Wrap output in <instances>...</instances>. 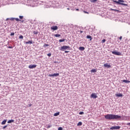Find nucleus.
Listing matches in <instances>:
<instances>
[{
    "instance_id": "nucleus-19",
    "label": "nucleus",
    "mask_w": 130,
    "mask_h": 130,
    "mask_svg": "<svg viewBox=\"0 0 130 130\" xmlns=\"http://www.w3.org/2000/svg\"><path fill=\"white\" fill-rule=\"evenodd\" d=\"M79 50H81L82 51H83V50H85V47H79Z\"/></svg>"
},
{
    "instance_id": "nucleus-12",
    "label": "nucleus",
    "mask_w": 130,
    "mask_h": 130,
    "mask_svg": "<svg viewBox=\"0 0 130 130\" xmlns=\"http://www.w3.org/2000/svg\"><path fill=\"white\" fill-rule=\"evenodd\" d=\"M122 120H128V119L127 118V117H126L125 116H122Z\"/></svg>"
},
{
    "instance_id": "nucleus-39",
    "label": "nucleus",
    "mask_w": 130,
    "mask_h": 130,
    "mask_svg": "<svg viewBox=\"0 0 130 130\" xmlns=\"http://www.w3.org/2000/svg\"><path fill=\"white\" fill-rule=\"evenodd\" d=\"M28 106L29 107H31V106H32V104H28Z\"/></svg>"
},
{
    "instance_id": "nucleus-46",
    "label": "nucleus",
    "mask_w": 130,
    "mask_h": 130,
    "mask_svg": "<svg viewBox=\"0 0 130 130\" xmlns=\"http://www.w3.org/2000/svg\"><path fill=\"white\" fill-rule=\"evenodd\" d=\"M33 4H35V1H33Z\"/></svg>"
},
{
    "instance_id": "nucleus-27",
    "label": "nucleus",
    "mask_w": 130,
    "mask_h": 130,
    "mask_svg": "<svg viewBox=\"0 0 130 130\" xmlns=\"http://www.w3.org/2000/svg\"><path fill=\"white\" fill-rule=\"evenodd\" d=\"M24 38V37L22 35L19 36V39H23Z\"/></svg>"
},
{
    "instance_id": "nucleus-20",
    "label": "nucleus",
    "mask_w": 130,
    "mask_h": 130,
    "mask_svg": "<svg viewBox=\"0 0 130 130\" xmlns=\"http://www.w3.org/2000/svg\"><path fill=\"white\" fill-rule=\"evenodd\" d=\"M123 83H130L129 81L126 80H122Z\"/></svg>"
},
{
    "instance_id": "nucleus-1",
    "label": "nucleus",
    "mask_w": 130,
    "mask_h": 130,
    "mask_svg": "<svg viewBox=\"0 0 130 130\" xmlns=\"http://www.w3.org/2000/svg\"><path fill=\"white\" fill-rule=\"evenodd\" d=\"M105 118L106 119H109V120H111L113 119H119L121 118V116L114 114H107L105 116Z\"/></svg>"
},
{
    "instance_id": "nucleus-31",
    "label": "nucleus",
    "mask_w": 130,
    "mask_h": 130,
    "mask_svg": "<svg viewBox=\"0 0 130 130\" xmlns=\"http://www.w3.org/2000/svg\"><path fill=\"white\" fill-rule=\"evenodd\" d=\"M47 56H49V57H50L51 56V53L47 54Z\"/></svg>"
},
{
    "instance_id": "nucleus-8",
    "label": "nucleus",
    "mask_w": 130,
    "mask_h": 130,
    "mask_svg": "<svg viewBox=\"0 0 130 130\" xmlns=\"http://www.w3.org/2000/svg\"><path fill=\"white\" fill-rule=\"evenodd\" d=\"M97 97H98V96H97V94H96V93H92L91 95V98H93L94 99H96V98H97Z\"/></svg>"
},
{
    "instance_id": "nucleus-9",
    "label": "nucleus",
    "mask_w": 130,
    "mask_h": 130,
    "mask_svg": "<svg viewBox=\"0 0 130 130\" xmlns=\"http://www.w3.org/2000/svg\"><path fill=\"white\" fill-rule=\"evenodd\" d=\"M51 30H53L54 31H55L56 30H57V29H58V27H57V26L55 25V26H53L51 27Z\"/></svg>"
},
{
    "instance_id": "nucleus-11",
    "label": "nucleus",
    "mask_w": 130,
    "mask_h": 130,
    "mask_svg": "<svg viewBox=\"0 0 130 130\" xmlns=\"http://www.w3.org/2000/svg\"><path fill=\"white\" fill-rule=\"evenodd\" d=\"M104 67L105 68H107V69H110V68H111V66H110V64H108V63L104 64Z\"/></svg>"
},
{
    "instance_id": "nucleus-10",
    "label": "nucleus",
    "mask_w": 130,
    "mask_h": 130,
    "mask_svg": "<svg viewBox=\"0 0 130 130\" xmlns=\"http://www.w3.org/2000/svg\"><path fill=\"white\" fill-rule=\"evenodd\" d=\"M36 67H37V65L35 64H30L28 66L29 69H35V68H36Z\"/></svg>"
},
{
    "instance_id": "nucleus-36",
    "label": "nucleus",
    "mask_w": 130,
    "mask_h": 130,
    "mask_svg": "<svg viewBox=\"0 0 130 130\" xmlns=\"http://www.w3.org/2000/svg\"><path fill=\"white\" fill-rule=\"evenodd\" d=\"M7 126H8V125H5V126H4L3 127V129H5Z\"/></svg>"
},
{
    "instance_id": "nucleus-24",
    "label": "nucleus",
    "mask_w": 130,
    "mask_h": 130,
    "mask_svg": "<svg viewBox=\"0 0 130 130\" xmlns=\"http://www.w3.org/2000/svg\"><path fill=\"white\" fill-rule=\"evenodd\" d=\"M55 37H60L61 35L59 34L54 35Z\"/></svg>"
},
{
    "instance_id": "nucleus-41",
    "label": "nucleus",
    "mask_w": 130,
    "mask_h": 130,
    "mask_svg": "<svg viewBox=\"0 0 130 130\" xmlns=\"http://www.w3.org/2000/svg\"><path fill=\"white\" fill-rule=\"evenodd\" d=\"M119 39H120V40H121V39H122V36H120V37H119Z\"/></svg>"
},
{
    "instance_id": "nucleus-7",
    "label": "nucleus",
    "mask_w": 130,
    "mask_h": 130,
    "mask_svg": "<svg viewBox=\"0 0 130 130\" xmlns=\"http://www.w3.org/2000/svg\"><path fill=\"white\" fill-rule=\"evenodd\" d=\"M58 76H59V73H55L49 75V77H58Z\"/></svg>"
},
{
    "instance_id": "nucleus-4",
    "label": "nucleus",
    "mask_w": 130,
    "mask_h": 130,
    "mask_svg": "<svg viewBox=\"0 0 130 130\" xmlns=\"http://www.w3.org/2000/svg\"><path fill=\"white\" fill-rule=\"evenodd\" d=\"M8 20H11V21H14V20H16L17 22H19L21 21L19 18H7L6 21H8Z\"/></svg>"
},
{
    "instance_id": "nucleus-33",
    "label": "nucleus",
    "mask_w": 130,
    "mask_h": 130,
    "mask_svg": "<svg viewBox=\"0 0 130 130\" xmlns=\"http://www.w3.org/2000/svg\"><path fill=\"white\" fill-rule=\"evenodd\" d=\"M79 114H80V115H83L84 114V112H80L79 113Z\"/></svg>"
},
{
    "instance_id": "nucleus-17",
    "label": "nucleus",
    "mask_w": 130,
    "mask_h": 130,
    "mask_svg": "<svg viewBox=\"0 0 130 130\" xmlns=\"http://www.w3.org/2000/svg\"><path fill=\"white\" fill-rule=\"evenodd\" d=\"M15 121V120L11 119L8 121V123H12V122H14Z\"/></svg>"
},
{
    "instance_id": "nucleus-21",
    "label": "nucleus",
    "mask_w": 130,
    "mask_h": 130,
    "mask_svg": "<svg viewBox=\"0 0 130 130\" xmlns=\"http://www.w3.org/2000/svg\"><path fill=\"white\" fill-rule=\"evenodd\" d=\"M58 115H59V112L55 113L54 114V116H58Z\"/></svg>"
},
{
    "instance_id": "nucleus-2",
    "label": "nucleus",
    "mask_w": 130,
    "mask_h": 130,
    "mask_svg": "<svg viewBox=\"0 0 130 130\" xmlns=\"http://www.w3.org/2000/svg\"><path fill=\"white\" fill-rule=\"evenodd\" d=\"M113 3H115L117 5H121L122 6H124L125 7H127V4H125L122 3H124L123 0H118V1L113 0Z\"/></svg>"
},
{
    "instance_id": "nucleus-45",
    "label": "nucleus",
    "mask_w": 130,
    "mask_h": 130,
    "mask_svg": "<svg viewBox=\"0 0 130 130\" xmlns=\"http://www.w3.org/2000/svg\"><path fill=\"white\" fill-rule=\"evenodd\" d=\"M9 48H13V47L10 46V47H9Z\"/></svg>"
},
{
    "instance_id": "nucleus-25",
    "label": "nucleus",
    "mask_w": 130,
    "mask_h": 130,
    "mask_svg": "<svg viewBox=\"0 0 130 130\" xmlns=\"http://www.w3.org/2000/svg\"><path fill=\"white\" fill-rule=\"evenodd\" d=\"M90 3H96L97 0H90Z\"/></svg>"
},
{
    "instance_id": "nucleus-28",
    "label": "nucleus",
    "mask_w": 130,
    "mask_h": 130,
    "mask_svg": "<svg viewBox=\"0 0 130 130\" xmlns=\"http://www.w3.org/2000/svg\"><path fill=\"white\" fill-rule=\"evenodd\" d=\"M47 46H49V45H48V44H45L43 46L44 47H47Z\"/></svg>"
},
{
    "instance_id": "nucleus-35",
    "label": "nucleus",
    "mask_w": 130,
    "mask_h": 130,
    "mask_svg": "<svg viewBox=\"0 0 130 130\" xmlns=\"http://www.w3.org/2000/svg\"><path fill=\"white\" fill-rule=\"evenodd\" d=\"M34 34H35L36 35H37V34H38V32H37L36 31H34Z\"/></svg>"
},
{
    "instance_id": "nucleus-3",
    "label": "nucleus",
    "mask_w": 130,
    "mask_h": 130,
    "mask_svg": "<svg viewBox=\"0 0 130 130\" xmlns=\"http://www.w3.org/2000/svg\"><path fill=\"white\" fill-rule=\"evenodd\" d=\"M70 46H63L62 47H61V48L60 49V50L62 51H64V50H70Z\"/></svg>"
},
{
    "instance_id": "nucleus-23",
    "label": "nucleus",
    "mask_w": 130,
    "mask_h": 130,
    "mask_svg": "<svg viewBox=\"0 0 130 130\" xmlns=\"http://www.w3.org/2000/svg\"><path fill=\"white\" fill-rule=\"evenodd\" d=\"M6 122H7V120H4L2 121V124H6Z\"/></svg>"
},
{
    "instance_id": "nucleus-47",
    "label": "nucleus",
    "mask_w": 130,
    "mask_h": 130,
    "mask_svg": "<svg viewBox=\"0 0 130 130\" xmlns=\"http://www.w3.org/2000/svg\"><path fill=\"white\" fill-rule=\"evenodd\" d=\"M76 11H79V9H76Z\"/></svg>"
},
{
    "instance_id": "nucleus-26",
    "label": "nucleus",
    "mask_w": 130,
    "mask_h": 130,
    "mask_svg": "<svg viewBox=\"0 0 130 130\" xmlns=\"http://www.w3.org/2000/svg\"><path fill=\"white\" fill-rule=\"evenodd\" d=\"M82 122H79L78 123V124H77V125H78V126H81V125H82Z\"/></svg>"
},
{
    "instance_id": "nucleus-40",
    "label": "nucleus",
    "mask_w": 130,
    "mask_h": 130,
    "mask_svg": "<svg viewBox=\"0 0 130 130\" xmlns=\"http://www.w3.org/2000/svg\"><path fill=\"white\" fill-rule=\"evenodd\" d=\"M85 14H89V12H87V11H84Z\"/></svg>"
},
{
    "instance_id": "nucleus-30",
    "label": "nucleus",
    "mask_w": 130,
    "mask_h": 130,
    "mask_svg": "<svg viewBox=\"0 0 130 130\" xmlns=\"http://www.w3.org/2000/svg\"><path fill=\"white\" fill-rule=\"evenodd\" d=\"M15 35V32H11L10 34V36H14Z\"/></svg>"
},
{
    "instance_id": "nucleus-15",
    "label": "nucleus",
    "mask_w": 130,
    "mask_h": 130,
    "mask_svg": "<svg viewBox=\"0 0 130 130\" xmlns=\"http://www.w3.org/2000/svg\"><path fill=\"white\" fill-rule=\"evenodd\" d=\"M33 43L32 40L28 41V42H25V44H32Z\"/></svg>"
},
{
    "instance_id": "nucleus-48",
    "label": "nucleus",
    "mask_w": 130,
    "mask_h": 130,
    "mask_svg": "<svg viewBox=\"0 0 130 130\" xmlns=\"http://www.w3.org/2000/svg\"><path fill=\"white\" fill-rule=\"evenodd\" d=\"M67 10H70V8H67Z\"/></svg>"
},
{
    "instance_id": "nucleus-29",
    "label": "nucleus",
    "mask_w": 130,
    "mask_h": 130,
    "mask_svg": "<svg viewBox=\"0 0 130 130\" xmlns=\"http://www.w3.org/2000/svg\"><path fill=\"white\" fill-rule=\"evenodd\" d=\"M51 126H52V125H47V128H50V127H51Z\"/></svg>"
},
{
    "instance_id": "nucleus-42",
    "label": "nucleus",
    "mask_w": 130,
    "mask_h": 130,
    "mask_svg": "<svg viewBox=\"0 0 130 130\" xmlns=\"http://www.w3.org/2000/svg\"><path fill=\"white\" fill-rule=\"evenodd\" d=\"M126 124V125H130V123H127Z\"/></svg>"
},
{
    "instance_id": "nucleus-5",
    "label": "nucleus",
    "mask_w": 130,
    "mask_h": 130,
    "mask_svg": "<svg viewBox=\"0 0 130 130\" xmlns=\"http://www.w3.org/2000/svg\"><path fill=\"white\" fill-rule=\"evenodd\" d=\"M112 53L113 54H115V55H121V53H120V52L112 51Z\"/></svg>"
},
{
    "instance_id": "nucleus-38",
    "label": "nucleus",
    "mask_w": 130,
    "mask_h": 130,
    "mask_svg": "<svg viewBox=\"0 0 130 130\" xmlns=\"http://www.w3.org/2000/svg\"><path fill=\"white\" fill-rule=\"evenodd\" d=\"M65 53H69L70 52V51H65Z\"/></svg>"
},
{
    "instance_id": "nucleus-18",
    "label": "nucleus",
    "mask_w": 130,
    "mask_h": 130,
    "mask_svg": "<svg viewBox=\"0 0 130 130\" xmlns=\"http://www.w3.org/2000/svg\"><path fill=\"white\" fill-rule=\"evenodd\" d=\"M90 72L91 73H97V70L96 69H92Z\"/></svg>"
},
{
    "instance_id": "nucleus-22",
    "label": "nucleus",
    "mask_w": 130,
    "mask_h": 130,
    "mask_svg": "<svg viewBox=\"0 0 130 130\" xmlns=\"http://www.w3.org/2000/svg\"><path fill=\"white\" fill-rule=\"evenodd\" d=\"M64 41H66V39H63L59 40V42H63Z\"/></svg>"
},
{
    "instance_id": "nucleus-13",
    "label": "nucleus",
    "mask_w": 130,
    "mask_h": 130,
    "mask_svg": "<svg viewBox=\"0 0 130 130\" xmlns=\"http://www.w3.org/2000/svg\"><path fill=\"white\" fill-rule=\"evenodd\" d=\"M110 11H114V12H117V13H120V11L118 10H116V9H113L112 8L110 9Z\"/></svg>"
},
{
    "instance_id": "nucleus-32",
    "label": "nucleus",
    "mask_w": 130,
    "mask_h": 130,
    "mask_svg": "<svg viewBox=\"0 0 130 130\" xmlns=\"http://www.w3.org/2000/svg\"><path fill=\"white\" fill-rule=\"evenodd\" d=\"M23 18H24V16H19V19H20V20H22L23 19Z\"/></svg>"
},
{
    "instance_id": "nucleus-6",
    "label": "nucleus",
    "mask_w": 130,
    "mask_h": 130,
    "mask_svg": "<svg viewBox=\"0 0 130 130\" xmlns=\"http://www.w3.org/2000/svg\"><path fill=\"white\" fill-rule=\"evenodd\" d=\"M120 128V126H112L110 128V129L113 130V129H119Z\"/></svg>"
},
{
    "instance_id": "nucleus-14",
    "label": "nucleus",
    "mask_w": 130,
    "mask_h": 130,
    "mask_svg": "<svg viewBox=\"0 0 130 130\" xmlns=\"http://www.w3.org/2000/svg\"><path fill=\"white\" fill-rule=\"evenodd\" d=\"M116 96H117V97H122L123 95L122 93H118L116 94Z\"/></svg>"
},
{
    "instance_id": "nucleus-44",
    "label": "nucleus",
    "mask_w": 130,
    "mask_h": 130,
    "mask_svg": "<svg viewBox=\"0 0 130 130\" xmlns=\"http://www.w3.org/2000/svg\"><path fill=\"white\" fill-rule=\"evenodd\" d=\"M21 22H22V23H24V20H20Z\"/></svg>"
},
{
    "instance_id": "nucleus-43",
    "label": "nucleus",
    "mask_w": 130,
    "mask_h": 130,
    "mask_svg": "<svg viewBox=\"0 0 130 130\" xmlns=\"http://www.w3.org/2000/svg\"><path fill=\"white\" fill-rule=\"evenodd\" d=\"M80 33L82 34V33H83V30H80Z\"/></svg>"
},
{
    "instance_id": "nucleus-37",
    "label": "nucleus",
    "mask_w": 130,
    "mask_h": 130,
    "mask_svg": "<svg viewBox=\"0 0 130 130\" xmlns=\"http://www.w3.org/2000/svg\"><path fill=\"white\" fill-rule=\"evenodd\" d=\"M58 130H62V127H59L58 128Z\"/></svg>"
},
{
    "instance_id": "nucleus-16",
    "label": "nucleus",
    "mask_w": 130,
    "mask_h": 130,
    "mask_svg": "<svg viewBox=\"0 0 130 130\" xmlns=\"http://www.w3.org/2000/svg\"><path fill=\"white\" fill-rule=\"evenodd\" d=\"M86 38L87 39H90V41H91V40H92V37L91 36H86Z\"/></svg>"
},
{
    "instance_id": "nucleus-49",
    "label": "nucleus",
    "mask_w": 130,
    "mask_h": 130,
    "mask_svg": "<svg viewBox=\"0 0 130 130\" xmlns=\"http://www.w3.org/2000/svg\"><path fill=\"white\" fill-rule=\"evenodd\" d=\"M56 62H55V63H56Z\"/></svg>"
},
{
    "instance_id": "nucleus-34",
    "label": "nucleus",
    "mask_w": 130,
    "mask_h": 130,
    "mask_svg": "<svg viewBox=\"0 0 130 130\" xmlns=\"http://www.w3.org/2000/svg\"><path fill=\"white\" fill-rule=\"evenodd\" d=\"M105 41H106V40L105 39H104L102 41V43H105Z\"/></svg>"
}]
</instances>
